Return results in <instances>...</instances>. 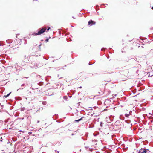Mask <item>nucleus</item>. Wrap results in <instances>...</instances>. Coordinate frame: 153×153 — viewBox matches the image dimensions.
Segmentation results:
<instances>
[{
    "label": "nucleus",
    "instance_id": "obj_3",
    "mask_svg": "<svg viewBox=\"0 0 153 153\" xmlns=\"http://www.w3.org/2000/svg\"><path fill=\"white\" fill-rule=\"evenodd\" d=\"M32 66H31V67L33 68H36L38 66V64L37 63H36L35 62H32Z\"/></svg>",
    "mask_w": 153,
    "mask_h": 153
},
{
    "label": "nucleus",
    "instance_id": "obj_14",
    "mask_svg": "<svg viewBox=\"0 0 153 153\" xmlns=\"http://www.w3.org/2000/svg\"><path fill=\"white\" fill-rule=\"evenodd\" d=\"M50 29V28L49 27L48 29L47 30V31H48L49 30V29Z\"/></svg>",
    "mask_w": 153,
    "mask_h": 153
},
{
    "label": "nucleus",
    "instance_id": "obj_7",
    "mask_svg": "<svg viewBox=\"0 0 153 153\" xmlns=\"http://www.w3.org/2000/svg\"><path fill=\"white\" fill-rule=\"evenodd\" d=\"M93 127V126H91V125L89 124V126H88V128H91Z\"/></svg>",
    "mask_w": 153,
    "mask_h": 153
},
{
    "label": "nucleus",
    "instance_id": "obj_12",
    "mask_svg": "<svg viewBox=\"0 0 153 153\" xmlns=\"http://www.w3.org/2000/svg\"><path fill=\"white\" fill-rule=\"evenodd\" d=\"M1 139L0 140L1 142L2 141V137H0Z\"/></svg>",
    "mask_w": 153,
    "mask_h": 153
},
{
    "label": "nucleus",
    "instance_id": "obj_20",
    "mask_svg": "<svg viewBox=\"0 0 153 153\" xmlns=\"http://www.w3.org/2000/svg\"><path fill=\"white\" fill-rule=\"evenodd\" d=\"M79 88H82V87L81 86H80V87H79Z\"/></svg>",
    "mask_w": 153,
    "mask_h": 153
},
{
    "label": "nucleus",
    "instance_id": "obj_2",
    "mask_svg": "<svg viewBox=\"0 0 153 153\" xmlns=\"http://www.w3.org/2000/svg\"><path fill=\"white\" fill-rule=\"evenodd\" d=\"M149 152V150L147 149H143L141 148L139 150V153H148Z\"/></svg>",
    "mask_w": 153,
    "mask_h": 153
},
{
    "label": "nucleus",
    "instance_id": "obj_13",
    "mask_svg": "<svg viewBox=\"0 0 153 153\" xmlns=\"http://www.w3.org/2000/svg\"><path fill=\"white\" fill-rule=\"evenodd\" d=\"M36 55V56H39L40 55V54L39 53V54H38V55Z\"/></svg>",
    "mask_w": 153,
    "mask_h": 153
},
{
    "label": "nucleus",
    "instance_id": "obj_9",
    "mask_svg": "<svg viewBox=\"0 0 153 153\" xmlns=\"http://www.w3.org/2000/svg\"><path fill=\"white\" fill-rule=\"evenodd\" d=\"M42 103H43V105H46V102H45V101H44V102H42Z\"/></svg>",
    "mask_w": 153,
    "mask_h": 153
},
{
    "label": "nucleus",
    "instance_id": "obj_5",
    "mask_svg": "<svg viewBox=\"0 0 153 153\" xmlns=\"http://www.w3.org/2000/svg\"><path fill=\"white\" fill-rule=\"evenodd\" d=\"M84 117H82L81 118L78 119V120H75V121L76 122H79V121H81V120H82V118H84Z\"/></svg>",
    "mask_w": 153,
    "mask_h": 153
},
{
    "label": "nucleus",
    "instance_id": "obj_19",
    "mask_svg": "<svg viewBox=\"0 0 153 153\" xmlns=\"http://www.w3.org/2000/svg\"><path fill=\"white\" fill-rule=\"evenodd\" d=\"M39 122V121H38L37 122V123H38Z\"/></svg>",
    "mask_w": 153,
    "mask_h": 153
},
{
    "label": "nucleus",
    "instance_id": "obj_17",
    "mask_svg": "<svg viewBox=\"0 0 153 153\" xmlns=\"http://www.w3.org/2000/svg\"><path fill=\"white\" fill-rule=\"evenodd\" d=\"M112 96H116V94H115V95H114H114H113Z\"/></svg>",
    "mask_w": 153,
    "mask_h": 153
},
{
    "label": "nucleus",
    "instance_id": "obj_16",
    "mask_svg": "<svg viewBox=\"0 0 153 153\" xmlns=\"http://www.w3.org/2000/svg\"><path fill=\"white\" fill-rule=\"evenodd\" d=\"M25 85V84H22L21 85V86L22 87H23V86L24 85Z\"/></svg>",
    "mask_w": 153,
    "mask_h": 153
},
{
    "label": "nucleus",
    "instance_id": "obj_10",
    "mask_svg": "<svg viewBox=\"0 0 153 153\" xmlns=\"http://www.w3.org/2000/svg\"><path fill=\"white\" fill-rule=\"evenodd\" d=\"M49 38H48L46 40H45V42H48V40H49Z\"/></svg>",
    "mask_w": 153,
    "mask_h": 153
},
{
    "label": "nucleus",
    "instance_id": "obj_4",
    "mask_svg": "<svg viewBox=\"0 0 153 153\" xmlns=\"http://www.w3.org/2000/svg\"><path fill=\"white\" fill-rule=\"evenodd\" d=\"M95 22L93 21L92 20H90L89 21H88V25H91V26L92 25H94L95 24Z\"/></svg>",
    "mask_w": 153,
    "mask_h": 153
},
{
    "label": "nucleus",
    "instance_id": "obj_6",
    "mask_svg": "<svg viewBox=\"0 0 153 153\" xmlns=\"http://www.w3.org/2000/svg\"><path fill=\"white\" fill-rule=\"evenodd\" d=\"M11 93V92H10L7 95L4 96V97H8L9 96V95H10V94Z\"/></svg>",
    "mask_w": 153,
    "mask_h": 153
},
{
    "label": "nucleus",
    "instance_id": "obj_22",
    "mask_svg": "<svg viewBox=\"0 0 153 153\" xmlns=\"http://www.w3.org/2000/svg\"><path fill=\"white\" fill-rule=\"evenodd\" d=\"M59 151H57V153H58L59 152Z\"/></svg>",
    "mask_w": 153,
    "mask_h": 153
},
{
    "label": "nucleus",
    "instance_id": "obj_21",
    "mask_svg": "<svg viewBox=\"0 0 153 153\" xmlns=\"http://www.w3.org/2000/svg\"><path fill=\"white\" fill-rule=\"evenodd\" d=\"M152 9L153 10V6L152 7Z\"/></svg>",
    "mask_w": 153,
    "mask_h": 153
},
{
    "label": "nucleus",
    "instance_id": "obj_18",
    "mask_svg": "<svg viewBox=\"0 0 153 153\" xmlns=\"http://www.w3.org/2000/svg\"><path fill=\"white\" fill-rule=\"evenodd\" d=\"M66 97V96H64L63 98H64V99H66L65 98V97Z\"/></svg>",
    "mask_w": 153,
    "mask_h": 153
},
{
    "label": "nucleus",
    "instance_id": "obj_23",
    "mask_svg": "<svg viewBox=\"0 0 153 153\" xmlns=\"http://www.w3.org/2000/svg\"><path fill=\"white\" fill-rule=\"evenodd\" d=\"M89 65H90V63H89Z\"/></svg>",
    "mask_w": 153,
    "mask_h": 153
},
{
    "label": "nucleus",
    "instance_id": "obj_8",
    "mask_svg": "<svg viewBox=\"0 0 153 153\" xmlns=\"http://www.w3.org/2000/svg\"><path fill=\"white\" fill-rule=\"evenodd\" d=\"M129 114H125V116L126 117H128Z\"/></svg>",
    "mask_w": 153,
    "mask_h": 153
},
{
    "label": "nucleus",
    "instance_id": "obj_11",
    "mask_svg": "<svg viewBox=\"0 0 153 153\" xmlns=\"http://www.w3.org/2000/svg\"><path fill=\"white\" fill-rule=\"evenodd\" d=\"M100 126L101 127H102V124L101 122L100 123Z\"/></svg>",
    "mask_w": 153,
    "mask_h": 153
},
{
    "label": "nucleus",
    "instance_id": "obj_15",
    "mask_svg": "<svg viewBox=\"0 0 153 153\" xmlns=\"http://www.w3.org/2000/svg\"><path fill=\"white\" fill-rule=\"evenodd\" d=\"M41 44H40V45H39V50H40V46H41Z\"/></svg>",
    "mask_w": 153,
    "mask_h": 153
},
{
    "label": "nucleus",
    "instance_id": "obj_24",
    "mask_svg": "<svg viewBox=\"0 0 153 153\" xmlns=\"http://www.w3.org/2000/svg\"><path fill=\"white\" fill-rule=\"evenodd\" d=\"M73 17V18H74V17Z\"/></svg>",
    "mask_w": 153,
    "mask_h": 153
},
{
    "label": "nucleus",
    "instance_id": "obj_1",
    "mask_svg": "<svg viewBox=\"0 0 153 153\" xmlns=\"http://www.w3.org/2000/svg\"><path fill=\"white\" fill-rule=\"evenodd\" d=\"M46 30V28H43L41 30L39 31L38 33H35V34L36 35H40L45 31Z\"/></svg>",
    "mask_w": 153,
    "mask_h": 153
}]
</instances>
